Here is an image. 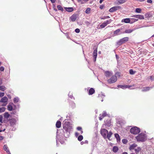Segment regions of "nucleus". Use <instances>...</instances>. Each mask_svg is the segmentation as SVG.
Here are the masks:
<instances>
[{"label": "nucleus", "mask_w": 154, "mask_h": 154, "mask_svg": "<svg viewBox=\"0 0 154 154\" xmlns=\"http://www.w3.org/2000/svg\"><path fill=\"white\" fill-rule=\"evenodd\" d=\"M63 128L64 130L67 132H68L69 134V132L72 128V126L69 122L64 121Z\"/></svg>", "instance_id": "nucleus-1"}, {"label": "nucleus", "mask_w": 154, "mask_h": 154, "mask_svg": "<svg viewBox=\"0 0 154 154\" xmlns=\"http://www.w3.org/2000/svg\"><path fill=\"white\" fill-rule=\"evenodd\" d=\"M137 141L143 142L147 139V137L146 134L143 133H141L136 137Z\"/></svg>", "instance_id": "nucleus-2"}, {"label": "nucleus", "mask_w": 154, "mask_h": 154, "mask_svg": "<svg viewBox=\"0 0 154 154\" xmlns=\"http://www.w3.org/2000/svg\"><path fill=\"white\" fill-rule=\"evenodd\" d=\"M140 132V129L137 127H133L130 129L131 133L133 134H137L139 133Z\"/></svg>", "instance_id": "nucleus-3"}, {"label": "nucleus", "mask_w": 154, "mask_h": 154, "mask_svg": "<svg viewBox=\"0 0 154 154\" xmlns=\"http://www.w3.org/2000/svg\"><path fill=\"white\" fill-rule=\"evenodd\" d=\"M129 38L128 37H124L120 39L117 42V45H120L123 43H125L128 41Z\"/></svg>", "instance_id": "nucleus-4"}, {"label": "nucleus", "mask_w": 154, "mask_h": 154, "mask_svg": "<svg viewBox=\"0 0 154 154\" xmlns=\"http://www.w3.org/2000/svg\"><path fill=\"white\" fill-rule=\"evenodd\" d=\"M117 80V78L116 76L115 75L112 76L110 79H109L107 80V82L109 83L112 84L116 82Z\"/></svg>", "instance_id": "nucleus-5"}, {"label": "nucleus", "mask_w": 154, "mask_h": 154, "mask_svg": "<svg viewBox=\"0 0 154 154\" xmlns=\"http://www.w3.org/2000/svg\"><path fill=\"white\" fill-rule=\"evenodd\" d=\"M106 126V124H104L103 125L102 128L100 130V133L104 139L106 138V130L105 128H103L104 126Z\"/></svg>", "instance_id": "nucleus-6"}, {"label": "nucleus", "mask_w": 154, "mask_h": 154, "mask_svg": "<svg viewBox=\"0 0 154 154\" xmlns=\"http://www.w3.org/2000/svg\"><path fill=\"white\" fill-rule=\"evenodd\" d=\"M121 8V7L120 6H117L113 7L110 8L109 11L110 12H112Z\"/></svg>", "instance_id": "nucleus-7"}, {"label": "nucleus", "mask_w": 154, "mask_h": 154, "mask_svg": "<svg viewBox=\"0 0 154 154\" xmlns=\"http://www.w3.org/2000/svg\"><path fill=\"white\" fill-rule=\"evenodd\" d=\"M93 57L94 58V62H95L97 56V49H95L94 51L93 52Z\"/></svg>", "instance_id": "nucleus-8"}, {"label": "nucleus", "mask_w": 154, "mask_h": 154, "mask_svg": "<svg viewBox=\"0 0 154 154\" xmlns=\"http://www.w3.org/2000/svg\"><path fill=\"white\" fill-rule=\"evenodd\" d=\"M8 100V98L6 97H2L0 100V103H7Z\"/></svg>", "instance_id": "nucleus-9"}, {"label": "nucleus", "mask_w": 154, "mask_h": 154, "mask_svg": "<svg viewBox=\"0 0 154 154\" xmlns=\"http://www.w3.org/2000/svg\"><path fill=\"white\" fill-rule=\"evenodd\" d=\"M132 17L139 19H144V16L143 15H133Z\"/></svg>", "instance_id": "nucleus-10"}, {"label": "nucleus", "mask_w": 154, "mask_h": 154, "mask_svg": "<svg viewBox=\"0 0 154 154\" xmlns=\"http://www.w3.org/2000/svg\"><path fill=\"white\" fill-rule=\"evenodd\" d=\"M77 18V15L76 14H73L70 17V19L72 21H74Z\"/></svg>", "instance_id": "nucleus-11"}, {"label": "nucleus", "mask_w": 154, "mask_h": 154, "mask_svg": "<svg viewBox=\"0 0 154 154\" xmlns=\"http://www.w3.org/2000/svg\"><path fill=\"white\" fill-rule=\"evenodd\" d=\"M4 149L5 151L8 154H11L8 148L6 145H4L3 146Z\"/></svg>", "instance_id": "nucleus-12"}, {"label": "nucleus", "mask_w": 154, "mask_h": 154, "mask_svg": "<svg viewBox=\"0 0 154 154\" xmlns=\"http://www.w3.org/2000/svg\"><path fill=\"white\" fill-rule=\"evenodd\" d=\"M137 145L135 143H133L130 146L129 148V149L130 150H131L134 149L137 146Z\"/></svg>", "instance_id": "nucleus-13"}, {"label": "nucleus", "mask_w": 154, "mask_h": 154, "mask_svg": "<svg viewBox=\"0 0 154 154\" xmlns=\"http://www.w3.org/2000/svg\"><path fill=\"white\" fill-rule=\"evenodd\" d=\"M16 120L15 119H12L11 120L10 124L11 126H14L16 124Z\"/></svg>", "instance_id": "nucleus-14"}, {"label": "nucleus", "mask_w": 154, "mask_h": 154, "mask_svg": "<svg viewBox=\"0 0 154 154\" xmlns=\"http://www.w3.org/2000/svg\"><path fill=\"white\" fill-rule=\"evenodd\" d=\"M122 22H124L125 23H132V22L131 23L130 22V20L129 18H126L125 19H123Z\"/></svg>", "instance_id": "nucleus-15"}, {"label": "nucleus", "mask_w": 154, "mask_h": 154, "mask_svg": "<svg viewBox=\"0 0 154 154\" xmlns=\"http://www.w3.org/2000/svg\"><path fill=\"white\" fill-rule=\"evenodd\" d=\"M94 89L93 88H91L89 89L88 94L90 95H92L94 93Z\"/></svg>", "instance_id": "nucleus-16"}, {"label": "nucleus", "mask_w": 154, "mask_h": 154, "mask_svg": "<svg viewBox=\"0 0 154 154\" xmlns=\"http://www.w3.org/2000/svg\"><path fill=\"white\" fill-rule=\"evenodd\" d=\"M66 10L69 12H71L73 11V8L72 7L66 8H65Z\"/></svg>", "instance_id": "nucleus-17"}, {"label": "nucleus", "mask_w": 154, "mask_h": 154, "mask_svg": "<svg viewBox=\"0 0 154 154\" xmlns=\"http://www.w3.org/2000/svg\"><path fill=\"white\" fill-rule=\"evenodd\" d=\"M115 137L117 141L118 142H120V136H119V134H115Z\"/></svg>", "instance_id": "nucleus-18"}, {"label": "nucleus", "mask_w": 154, "mask_h": 154, "mask_svg": "<svg viewBox=\"0 0 154 154\" xmlns=\"http://www.w3.org/2000/svg\"><path fill=\"white\" fill-rule=\"evenodd\" d=\"M141 150V148L140 147H138L137 148L134 149L135 152L137 154H138Z\"/></svg>", "instance_id": "nucleus-19"}, {"label": "nucleus", "mask_w": 154, "mask_h": 154, "mask_svg": "<svg viewBox=\"0 0 154 154\" xmlns=\"http://www.w3.org/2000/svg\"><path fill=\"white\" fill-rule=\"evenodd\" d=\"M152 88V87H146L144 88L142 90V91L143 92L146 91H149L150 89Z\"/></svg>", "instance_id": "nucleus-20"}, {"label": "nucleus", "mask_w": 154, "mask_h": 154, "mask_svg": "<svg viewBox=\"0 0 154 154\" xmlns=\"http://www.w3.org/2000/svg\"><path fill=\"white\" fill-rule=\"evenodd\" d=\"M120 31V29H118L114 31V35L115 36L118 35Z\"/></svg>", "instance_id": "nucleus-21"}, {"label": "nucleus", "mask_w": 154, "mask_h": 154, "mask_svg": "<svg viewBox=\"0 0 154 154\" xmlns=\"http://www.w3.org/2000/svg\"><path fill=\"white\" fill-rule=\"evenodd\" d=\"M107 133L108 134L106 137L109 139L110 137H111V135L112 134V133L111 131H109V132H108V131L107 130H106V133Z\"/></svg>", "instance_id": "nucleus-22"}, {"label": "nucleus", "mask_w": 154, "mask_h": 154, "mask_svg": "<svg viewBox=\"0 0 154 154\" xmlns=\"http://www.w3.org/2000/svg\"><path fill=\"white\" fill-rule=\"evenodd\" d=\"M56 125L57 128H60L61 125V122L59 121H57L56 123Z\"/></svg>", "instance_id": "nucleus-23"}, {"label": "nucleus", "mask_w": 154, "mask_h": 154, "mask_svg": "<svg viewBox=\"0 0 154 154\" xmlns=\"http://www.w3.org/2000/svg\"><path fill=\"white\" fill-rule=\"evenodd\" d=\"M108 117H109V119L108 122L106 123V126L107 125L108 126H110L111 125V119L110 117H109V116H108Z\"/></svg>", "instance_id": "nucleus-24"}, {"label": "nucleus", "mask_w": 154, "mask_h": 154, "mask_svg": "<svg viewBox=\"0 0 154 154\" xmlns=\"http://www.w3.org/2000/svg\"><path fill=\"white\" fill-rule=\"evenodd\" d=\"M119 149L118 147L116 146H114L113 147L112 150L114 152H118Z\"/></svg>", "instance_id": "nucleus-25"}, {"label": "nucleus", "mask_w": 154, "mask_h": 154, "mask_svg": "<svg viewBox=\"0 0 154 154\" xmlns=\"http://www.w3.org/2000/svg\"><path fill=\"white\" fill-rule=\"evenodd\" d=\"M60 135L57 134L56 136V142L57 144L58 141L60 142Z\"/></svg>", "instance_id": "nucleus-26"}, {"label": "nucleus", "mask_w": 154, "mask_h": 154, "mask_svg": "<svg viewBox=\"0 0 154 154\" xmlns=\"http://www.w3.org/2000/svg\"><path fill=\"white\" fill-rule=\"evenodd\" d=\"M10 115L9 114L8 112H5L4 114V117L5 118H8L9 117Z\"/></svg>", "instance_id": "nucleus-27"}, {"label": "nucleus", "mask_w": 154, "mask_h": 154, "mask_svg": "<svg viewBox=\"0 0 154 154\" xmlns=\"http://www.w3.org/2000/svg\"><path fill=\"white\" fill-rule=\"evenodd\" d=\"M6 89V87L4 86H0V90L2 91H5Z\"/></svg>", "instance_id": "nucleus-28"}, {"label": "nucleus", "mask_w": 154, "mask_h": 154, "mask_svg": "<svg viewBox=\"0 0 154 154\" xmlns=\"http://www.w3.org/2000/svg\"><path fill=\"white\" fill-rule=\"evenodd\" d=\"M134 31L133 29H128L127 30H126L125 31V33H130L131 32H132Z\"/></svg>", "instance_id": "nucleus-29"}, {"label": "nucleus", "mask_w": 154, "mask_h": 154, "mask_svg": "<svg viewBox=\"0 0 154 154\" xmlns=\"http://www.w3.org/2000/svg\"><path fill=\"white\" fill-rule=\"evenodd\" d=\"M8 109L10 111H11L13 109V107L12 105L11 104H9L8 106Z\"/></svg>", "instance_id": "nucleus-30"}, {"label": "nucleus", "mask_w": 154, "mask_h": 154, "mask_svg": "<svg viewBox=\"0 0 154 154\" xmlns=\"http://www.w3.org/2000/svg\"><path fill=\"white\" fill-rule=\"evenodd\" d=\"M57 8L58 10H60L62 11H63V9L62 6L60 5H58L57 6Z\"/></svg>", "instance_id": "nucleus-31"}, {"label": "nucleus", "mask_w": 154, "mask_h": 154, "mask_svg": "<svg viewBox=\"0 0 154 154\" xmlns=\"http://www.w3.org/2000/svg\"><path fill=\"white\" fill-rule=\"evenodd\" d=\"M6 108L5 107H0V113H2L5 111Z\"/></svg>", "instance_id": "nucleus-32"}, {"label": "nucleus", "mask_w": 154, "mask_h": 154, "mask_svg": "<svg viewBox=\"0 0 154 154\" xmlns=\"http://www.w3.org/2000/svg\"><path fill=\"white\" fill-rule=\"evenodd\" d=\"M106 116V113L104 112L102 115L101 116H100L99 117V119L100 120H101L103 118L105 117Z\"/></svg>", "instance_id": "nucleus-33"}, {"label": "nucleus", "mask_w": 154, "mask_h": 154, "mask_svg": "<svg viewBox=\"0 0 154 154\" xmlns=\"http://www.w3.org/2000/svg\"><path fill=\"white\" fill-rule=\"evenodd\" d=\"M118 87L122 88L123 89L126 88V85H118L117 86Z\"/></svg>", "instance_id": "nucleus-34"}, {"label": "nucleus", "mask_w": 154, "mask_h": 154, "mask_svg": "<svg viewBox=\"0 0 154 154\" xmlns=\"http://www.w3.org/2000/svg\"><path fill=\"white\" fill-rule=\"evenodd\" d=\"M112 71H106V76H109L112 75Z\"/></svg>", "instance_id": "nucleus-35"}, {"label": "nucleus", "mask_w": 154, "mask_h": 154, "mask_svg": "<svg viewBox=\"0 0 154 154\" xmlns=\"http://www.w3.org/2000/svg\"><path fill=\"white\" fill-rule=\"evenodd\" d=\"M118 2L120 4H122L125 2V0H117Z\"/></svg>", "instance_id": "nucleus-36"}, {"label": "nucleus", "mask_w": 154, "mask_h": 154, "mask_svg": "<svg viewBox=\"0 0 154 154\" xmlns=\"http://www.w3.org/2000/svg\"><path fill=\"white\" fill-rule=\"evenodd\" d=\"M141 9L140 8H137L135 10V12L137 13H140Z\"/></svg>", "instance_id": "nucleus-37"}, {"label": "nucleus", "mask_w": 154, "mask_h": 154, "mask_svg": "<svg viewBox=\"0 0 154 154\" xmlns=\"http://www.w3.org/2000/svg\"><path fill=\"white\" fill-rule=\"evenodd\" d=\"M19 100V98L18 97H16L14 98V103H17L18 102Z\"/></svg>", "instance_id": "nucleus-38"}, {"label": "nucleus", "mask_w": 154, "mask_h": 154, "mask_svg": "<svg viewBox=\"0 0 154 154\" xmlns=\"http://www.w3.org/2000/svg\"><path fill=\"white\" fill-rule=\"evenodd\" d=\"M83 139V137L82 135L79 136L78 137V140L79 141H81Z\"/></svg>", "instance_id": "nucleus-39"}, {"label": "nucleus", "mask_w": 154, "mask_h": 154, "mask_svg": "<svg viewBox=\"0 0 154 154\" xmlns=\"http://www.w3.org/2000/svg\"><path fill=\"white\" fill-rule=\"evenodd\" d=\"M106 26V23L104 22L103 24L100 25V27L101 28H104Z\"/></svg>", "instance_id": "nucleus-40"}, {"label": "nucleus", "mask_w": 154, "mask_h": 154, "mask_svg": "<svg viewBox=\"0 0 154 154\" xmlns=\"http://www.w3.org/2000/svg\"><path fill=\"white\" fill-rule=\"evenodd\" d=\"M91 11V8H88L85 11V13L87 14H89Z\"/></svg>", "instance_id": "nucleus-41"}, {"label": "nucleus", "mask_w": 154, "mask_h": 154, "mask_svg": "<svg viewBox=\"0 0 154 154\" xmlns=\"http://www.w3.org/2000/svg\"><path fill=\"white\" fill-rule=\"evenodd\" d=\"M122 141L123 143L126 144L128 143V140L126 139H123L122 140Z\"/></svg>", "instance_id": "nucleus-42"}, {"label": "nucleus", "mask_w": 154, "mask_h": 154, "mask_svg": "<svg viewBox=\"0 0 154 154\" xmlns=\"http://www.w3.org/2000/svg\"><path fill=\"white\" fill-rule=\"evenodd\" d=\"M77 129L78 131H81V134H82L83 133V131L82 130V128L81 127H78L77 128Z\"/></svg>", "instance_id": "nucleus-43"}, {"label": "nucleus", "mask_w": 154, "mask_h": 154, "mask_svg": "<svg viewBox=\"0 0 154 154\" xmlns=\"http://www.w3.org/2000/svg\"><path fill=\"white\" fill-rule=\"evenodd\" d=\"M129 73L131 75H133L135 74V72L132 69L129 70Z\"/></svg>", "instance_id": "nucleus-44"}, {"label": "nucleus", "mask_w": 154, "mask_h": 154, "mask_svg": "<svg viewBox=\"0 0 154 154\" xmlns=\"http://www.w3.org/2000/svg\"><path fill=\"white\" fill-rule=\"evenodd\" d=\"M151 81H154V76H151L149 77L148 78Z\"/></svg>", "instance_id": "nucleus-45"}, {"label": "nucleus", "mask_w": 154, "mask_h": 154, "mask_svg": "<svg viewBox=\"0 0 154 154\" xmlns=\"http://www.w3.org/2000/svg\"><path fill=\"white\" fill-rule=\"evenodd\" d=\"M88 141L87 140H85L84 141H82L81 142V145H83L84 143H88Z\"/></svg>", "instance_id": "nucleus-46"}, {"label": "nucleus", "mask_w": 154, "mask_h": 154, "mask_svg": "<svg viewBox=\"0 0 154 154\" xmlns=\"http://www.w3.org/2000/svg\"><path fill=\"white\" fill-rule=\"evenodd\" d=\"M89 0H83L81 2V4H84L86 2H87Z\"/></svg>", "instance_id": "nucleus-47"}, {"label": "nucleus", "mask_w": 154, "mask_h": 154, "mask_svg": "<svg viewBox=\"0 0 154 154\" xmlns=\"http://www.w3.org/2000/svg\"><path fill=\"white\" fill-rule=\"evenodd\" d=\"M134 85H126V88H130L132 87V86H134Z\"/></svg>", "instance_id": "nucleus-48"}, {"label": "nucleus", "mask_w": 154, "mask_h": 154, "mask_svg": "<svg viewBox=\"0 0 154 154\" xmlns=\"http://www.w3.org/2000/svg\"><path fill=\"white\" fill-rule=\"evenodd\" d=\"M4 70V68L3 66H1L0 67V71H3Z\"/></svg>", "instance_id": "nucleus-49"}, {"label": "nucleus", "mask_w": 154, "mask_h": 154, "mask_svg": "<svg viewBox=\"0 0 154 154\" xmlns=\"http://www.w3.org/2000/svg\"><path fill=\"white\" fill-rule=\"evenodd\" d=\"M75 31L77 33L80 32V30L79 29L77 28L75 29Z\"/></svg>", "instance_id": "nucleus-50"}, {"label": "nucleus", "mask_w": 154, "mask_h": 154, "mask_svg": "<svg viewBox=\"0 0 154 154\" xmlns=\"http://www.w3.org/2000/svg\"><path fill=\"white\" fill-rule=\"evenodd\" d=\"M4 92H0V97H2L4 95Z\"/></svg>", "instance_id": "nucleus-51"}, {"label": "nucleus", "mask_w": 154, "mask_h": 154, "mask_svg": "<svg viewBox=\"0 0 154 154\" xmlns=\"http://www.w3.org/2000/svg\"><path fill=\"white\" fill-rule=\"evenodd\" d=\"M3 119V117L2 116H0V122H2V120Z\"/></svg>", "instance_id": "nucleus-52"}, {"label": "nucleus", "mask_w": 154, "mask_h": 154, "mask_svg": "<svg viewBox=\"0 0 154 154\" xmlns=\"http://www.w3.org/2000/svg\"><path fill=\"white\" fill-rule=\"evenodd\" d=\"M99 97H101L102 98H104L105 97V95L103 94L99 95Z\"/></svg>", "instance_id": "nucleus-53"}, {"label": "nucleus", "mask_w": 154, "mask_h": 154, "mask_svg": "<svg viewBox=\"0 0 154 154\" xmlns=\"http://www.w3.org/2000/svg\"><path fill=\"white\" fill-rule=\"evenodd\" d=\"M111 20H106V25L111 23Z\"/></svg>", "instance_id": "nucleus-54"}, {"label": "nucleus", "mask_w": 154, "mask_h": 154, "mask_svg": "<svg viewBox=\"0 0 154 154\" xmlns=\"http://www.w3.org/2000/svg\"><path fill=\"white\" fill-rule=\"evenodd\" d=\"M72 106L74 107L75 106V104L74 102H72Z\"/></svg>", "instance_id": "nucleus-55"}, {"label": "nucleus", "mask_w": 154, "mask_h": 154, "mask_svg": "<svg viewBox=\"0 0 154 154\" xmlns=\"http://www.w3.org/2000/svg\"><path fill=\"white\" fill-rule=\"evenodd\" d=\"M147 2L149 3H152V1L151 0H147Z\"/></svg>", "instance_id": "nucleus-56"}, {"label": "nucleus", "mask_w": 154, "mask_h": 154, "mask_svg": "<svg viewBox=\"0 0 154 154\" xmlns=\"http://www.w3.org/2000/svg\"><path fill=\"white\" fill-rule=\"evenodd\" d=\"M104 6L103 5H101L100 6V8L101 9H102L103 8V7H104Z\"/></svg>", "instance_id": "nucleus-57"}, {"label": "nucleus", "mask_w": 154, "mask_h": 154, "mask_svg": "<svg viewBox=\"0 0 154 154\" xmlns=\"http://www.w3.org/2000/svg\"><path fill=\"white\" fill-rule=\"evenodd\" d=\"M69 96L71 98H72V94H68Z\"/></svg>", "instance_id": "nucleus-58"}, {"label": "nucleus", "mask_w": 154, "mask_h": 154, "mask_svg": "<svg viewBox=\"0 0 154 154\" xmlns=\"http://www.w3.org/2000/svg\"><path fill=\"white\" fill-rule=\"evenodd\" d=\"M7 104V103H3L2 104V106H6Z\"/></svg>", "instance_id": "nucleus-59"}, {"label": "nucleus", "mask_w": 154, "mask_h": 154, "mask_svg": "<svg viewBox=\"0 0 154 154\" xmlns=\"http://www.w3.org/2000/svg\"><path fill=\"white\" fill-rule=\"evenodd\" d=\"M50 1L52 3H54L56 1V0H50Z\"/></svg>", "instance_id": "nucleus-60"}, {"label": "nucleus", "mask_w": 154, "mask_h": 154, "mask_svg": "<svg viewBox=\"0 0 154 154\" xmlns=\"http://www.w3.org/2000/svg\"><path fill=\"white\" fill-rule=\"evenodd\" d=\"M79 134L77 132L75 133V136L76 137L78 136L79 135Z\"/></svg>", "instance_id": "nucleus-61"}, {"label": "nucleus", "mask_w": 154, "mask_h": 154, "mask_svg": "<svg viewBox=\"0 0 154 154\" xmlns=\"http://www.w3.org/2000/svg\"><path fill=\"white\" fill-rule=\"evenodd\" d=\"M3 137L2 136H0V140H2L3 139Z\"/></svg>", "instance_id": "nucleus-62"}, {"label": "nucleus", "mask_w": 154, "mask_h": 154, "mask_svg": "<svg viewBox=\"0 0 154 154\" xmlns=\"http://www.w3.org/2000/svg\"><path fill=\"white\" fill-rule=\"evenodd\" d=\"M104 0H100L99 2L100 4H101L104 1Z\"/></svg>", "instance_id": "nucleus-63"}, {"label": "nucleus", "mask_w": 154, "mask_h": 154, "mask_svg": "<svg viewBox=\"0 0 154 154\" xmlns=\"http://www.w3.org/2000/svg\"><path fill=\"white\" fill-rule=\"evenodd\" d=\"M119 74V73H117L115 75H118L119 76H120V75Z\"/></svg>", "instance_id": "nucleus-64"}]
</instances>
